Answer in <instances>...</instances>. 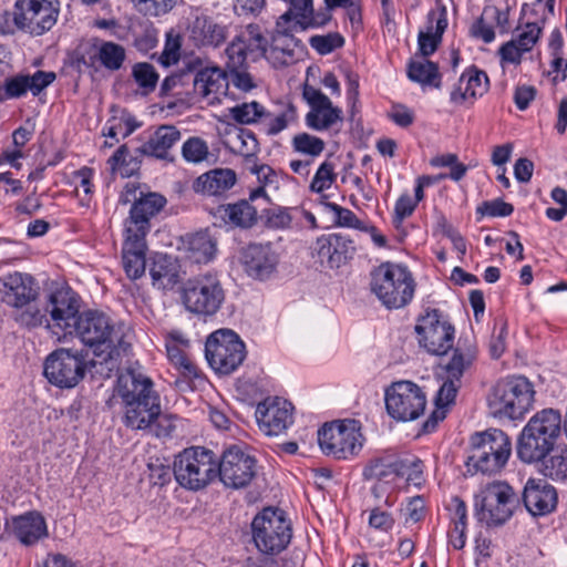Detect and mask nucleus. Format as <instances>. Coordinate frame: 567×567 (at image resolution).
<instances>
[{
  "label": "nucleus",
  "instance_id": "nucleus-1",
  "mask_svg": "<svg viewBox=\"0 0 567 567\" xmlns=\"http://www.w3.org/2000/svg\"><path fill=\"white\" fill-rule=\"evenodd\" d=\"M116 393L123 405V422L133 430L151 427L161 416V399L151 378L127 369L117 378Z\"/></svg>",
  "mask_w": 567,
  "mask_h": 567
},
{
  "label": "nucleus",
  "instance_id": "nucleus-2",
  "mask_svg": "<svg viewBox=\"0 0 567 567\" xmlns=\"http://www.w3.org/2000/svg\"><path fill=\"white\" fill-rule=\"evenodd\" d=\"M561 434V415L547 408L534 414L523 427L516 446L518 458L526 464H538L554 451Z\"/></svg>",
  "mask_w": 567,
  "mask_h": 567
},
{
  "label": "nucleus",
  "instance_id": "nucleus-3",
  "mask_svg": "<svg viewBox=\"0 0 567 567\" xmlns=\"http://www.w3.org/2000/svg\"><path fill=\"white\" fill-rule=\"evenodd\" d=\"M74 323L72 333L74 332L85 346L93 348L96 355L106 353L105 361L117 359L130 348L122 327H115L102 312L84 311Z\"/></svg>",
  "mask_w": 567,
  "mask_h": 567
},
{
  "label": "nucleus",
  "instance_id": "nucleus-4",
  "mask_svg": "<svg viewBox=\"0 0 567 567\" xmlns=\"http://www.w3.org/2000/svg\"><path fill=\"white\" fill-rule=\"evenodd\" d=\"M274 49L275 39L271 31L259 23H248L228 43L224 55L229 58L234 69L246 66L248 62L256 63L261 59L268 61L276 69L288 66L287 61L280 54L276 58L277 61L272 60Z\"/></svg>",
  "mask_w": 567,
  "mask_h": 567
},
{
  "label": "nucleus",
  "instance_id": "nucleus-5",
  "mask_svg": "<svg viewBox=\"0 0 567 567\" xmlns=\"http://www.w3.org/2000/svg\"><path fill=\"white\" fill-rule=\"evenodd\" d=\"M370 289L388 309H399L411 302L415 282L408 267L385 261L370 272Z\"/></svg>",
  "mask_w": 567,
  "mask_h": 567
},
{
  "label": "nucleus",
  "instance_id": "nucleus-6",
  "mask_svg": "<svg viewBox=\"0 0 567 567\" xmlns=\"http://www.w3.org/2000/svg\"><path fill=\"white\" fill-rule=\"evenodd\" d=\"M173 474L185 489L200 491L217 477V460L213 451L200 446L185 449L175 456Z\"/></svg>",
  "mask_w": 567,
  "mask_h": 567
},
{
  "label": "nucleus",
  "instance_id": "nucleus-7",
  "mask_svg": "<svg viewBox=\"0 0 567 567\" xmlns=\"http://www.w3.org/2000/svg\"><path fill=\"white\" fill-rule=\"evenodd\" d=\"M361 424L357 420H337L318 430V443L322 453L336 460H352L364 444Z\"/></svg>",
  "mask_w": 567,
  "mask_h": 567
},
{
  "label": "nucleus",
  "instance_id": "nucleus-8",
  "mask_svg": "<svg viewBox=\"0 0 567 567\" xmlns=\"http://www.w3.org/2000/svg\"><path fill=\"white\" fill-rule=\"evenodd\" d=\"M533 384L525 377H514L498 381L488 395V406L495 415L517 420L532 408Z\"/></svg>",
  "mask_w": 567,
  "mask_h": 567
},
{
  "label": "nucleus",
  "instance_id": "nucleus-9",
  "mask_svg": "<svg viewBox=\"0 0 567 567\" xmlns=\"http://www.w3.org/2000/svg\"><path fill=\"white\" fill-rule=\"evenodd\" d=\"M519 504L513 487L506 482L496 481L487 484L475 496V516L487 527L505 524Z\"/></svg>",
  "mask_w": 567,
  "mask_h": 567
},
{
  "label": "nucleus",
  "instance_id": "nucleus-10",
  "mask_svg": "<svg viewBox=\"0 0 567 567\" xmlns=\"http://www.w3.org/2000/svg\"><path fill=\"white\" fill-rule=\"evenodd\" d=\"M252 539L264 554L277 555L285 550L292 537L290 520L284 511L267 507L251 523Z\"/></svg>",
  "mask_w": 567,
  "mask_h": 567
},
{
  "label": "nucleus",
  "instance_id": "nucleus-11",
  "mask_svg": "<svg viewBox=\"0 0 567 567\" xmlns=\"http://www.w3.org/2000/svg\"><path fill=\"white\" fill-rule=\"evenodd\" d=\"M225 290L217 274L206 272L188 279L183 288L185 308L193 313L214 316L225 301Z\"/></svg>",
  "mask_w": 567,
  "mask_h": 567
},
{
  "label": "nucleus",
  "instance_id": "nucleus-12",
  "mask_svg": "<svg viewBox=\"0 0 567 567\" xmlns=\"http://www.w3.org/2000/svg\"><path fill=\"white\" fill-rule=\"evenodd\" d=\"M205 357L215 372L227 375L244 362L246 347L236 332L220 329L208 336L205 342Z\"/></svg>",
  "mask_w": 567,
  "mask_h": 567
},
{
  "label": "nucleus",
  "instance_id": "nucleus-13",
  "mask_svg": "<svg viewBox=\"0 0 567 567\" xmlns=\"http://www.w3.org/2000/svg\"><path fill=\"white\" fill-rule=\"evenodd\" d=\"M58 0H16L12 12V24L18 30L31 35H42L51 30L59 17Z\"/></svg>",
  "mask_w": 567,
  "mask_h": 567
},
{
  "label": "nucleus",
  "instance_id": "nucleus-14",
  "mask_svg": "<svg viewBox=\"0 0 567 567\" xmlns=\"http://www.w3.org/2000/svg\"><path fill=\"white\" fill-rule=\"evenodd\" d=\"M388 414L398 421H413L424 413L426 395L421 386L412 381L393 382L385 390Z\"/></svg>",
  "mask_w": 567,
  "mask_h": 567
},
{
  "label": "nucleus",
  "instance_id": "nucleus-15",
  "mask_svg": "<svg viewBox=\"0 0 567 567\" xmlns=\"http://www.w3.org/2000/svg\"><path fill=\"white\" fill-rule=\"evenodd\" d=\"M86 360L82 351L58 349L44 362L48 381L61 389L74 388L85 375Z\"/></svg>",
  "mask_w": 567,
  "mask_h": 567
},
{
  "label": "nucleus",
  "instance_id": "nucleus-16",
  "mask_svg": "<svg viewBox=\"0 0 567 567\" xmlns=\"http://www.w3.org/2000/svg\"><path fill=\"white\" fill-rule=\"evenodd\" d=\"M256 475V460L239 446L227 449L217 461V476L226 487L244 488Z\"/></svg>",
  "mask_w": 567,
  "mask_h": 567
},
{
  "label": "nucleus",
  "instance_id": "nucleus-17",
  "mask_svg": "<svg viewBox=\"0 0 567 567\" xmlns=\"http://www.w3.org/2000/svg\"><path fill=\"white\" fill-rule=\"evenodd\" d=\"M415 332L419 336L420 344L429 353L443 355L453 348L454 327L441 319L439 310L427 311L421 317L415 326Z\"/></svg>",
  "mask_w": 567,
  "mask_h": 567
},
{
  "label": "nucleus",
  "instance_id": "nucleus-18",
  "mask_svg": "<svg viewBox=\"0 0 567 567\" xmlns=\"http://www.w3.org/2000/svg\"><path fill=\"white\" fill-rule=\"evenodd\" d=\"M310 27L303 24L299 19L291 16L290 12H284L280 14L275 24V29L271 34L275 39V49L271 54L272 60L277 61L278 54L285 58L288 65H291L299 61L303 53L302 42L295 37L296 32L305 31Z\"/></svg>",
  "mask_w": 567,
  "mask_h": 567
},
{
  "label": "nucleus",
  "instance_id": "nucleus-19",
  "mask_svg": "<svg viewBox=\"0 0 567 567\" xmlns=\"http://www.w3.org/2000/svg\"><path fill=\"white\" fill-rule=\"evenodd\" d=\"M404 465L402 458L394 454H380L367 461L362 477L364 481H373L371 488L375 497H380L379 492L383 488L394 489L399 487V481L402 480Z\"/></svg>",
  "mask_w": 567,
  "mask_h": 567
},
{
  "label": "nucleus",
  "instance_id": "nucleus-20",
  "mask_svg": "<svg viewBox=\"0 0 567 567\" xmlns=\"http://www.w3.org/2000/svg\"><path fill=\"white\" fill-rule=\"evenodd\" d=\"M261 199L265 204H268L269 198L262 186L254 189L249 199H241L233 204L218 205L213 215L216 220H220L224 225L248 229L251 228L258 219V206H254L251 203Z\"/></svg>",
  "mask_w": 567,
  "mask_h": 567
},
{
  "label": "nucleus",
  "instance_id": "nucleus-21",
  "mask_svg": "<svg viewBox=\"0 0 567 567\" xmlns=\"http://www.w3.org/2000/svg\"><path fill=\"white\" fill-rule=\"evenodd\" d=\"M280 255L272 243H250L240 252V262L248 277L267 280L276 271Z\"/></svg>",
  "mask_w": 567,
  "mask_h": 567
},
{
  "label": "nucleus",
  "instance_id": "nucleus-22",
  "mask_svg": "<svg viewBox=\"0 0 567 567\" xmlns=\"http://www.w3.org/2000/svg\"><path fill=\"white\" fill-rule=\"evenodd\" d=\"M293 406L278 396L267 398L258 403L256 420L259 430L268 436H278L293 423Z\"/></svg>",
  "mask_w": 567,
  "mask_h": 567
},
{
  "label": "nucleus",
  "instance_id": "nucleus-23",
  "mask_svg": "<svg viewBox=\"0 0 567 567\" xmlns=\"http://www.w3.org/2000/svg\"><path fill=\"white\" fill-rule=\"evenodd\" d=\"M166 205V198L158 193L140 192L138 200L132 204L130 216L125 223V234L146 237L151 229V218Z\"/></svg>",
  "mask_w": 567,
  "mask_h": 567
},
{
  "label": "nucleus",
  "instance_id": "nucleus-24",
  "mask_svg": "<svg viewBox=\"0 0 567 567\" xmlns=\"http://www.w3.org/2000/svg\"><path fill=\"white\" fill-rule=\"evenodd\" d=\"M37 296H41V288L30 274L14 271L0 277V298L9 308Z\"/></svg>",
  "mask_w": 567,
  "mask_h": 567
},
{
  "label": "nucleus",
  "instance_id": "nucleus-25",
  "mask_svg": "<svg viewBox=\"0 0 567 567\" xmlns=\"http://www.w3.org/2000/svg\"><path fill=\"white\" fill-rule=\"evenodd\" d=\"M315 251L321 264L334 269L340 268L353 257L355 246L348 235L328 234L317 239Z\"/></svg>",
  "mask_w": 567,
  "mask_h": 567
},
{
  "label": "nucleus",
  "instance_id": "nucleus-26",
  "mask_svg": "<svg viewBox=\"0 0 567 567\" xmlns=\"http://www.w3.org/2000/svg\"><path fill=\"white\" fill-rule=\"evenodd\" d=\"M56 75L52 71H37L32 75L17 74L7 78L3 85L0 86V102L19 99L31 92L32 95H39L45 87L54 82Z\"/></svg>",
  "mask_w": 567,
  "mask_h": 567
},
{
  "label": "nucleus",
  "instance_id": "nucleus-27",
  "mask_svg": "<svg viewBox=\"0 0 567 567\" xmlns=\"http://www.w3.org/2000/svg\"><path fill=\"white\" fill-rule=\"evenodd\" d=\"M522 501L533 516H545L555 511L558 495L546 480L529 478L524 486Z\"/></svg>",
  "mask_w": 567,
  "mask_h": 567
},
{
  "label": "nucleus",
  "instance_id": "nucleus-28",
  "mask_svg": "<svg viewBox=\"0 0 567 567\" xmlns=\"http://www.w3.org/2000/svg\"><path fill=\"white\" fill-rule=\"evenodd\" d=\"M50 317L55 326L62 328L66 333H72L74 321H78L79 312L78 300L71 290L58 289L50 293L48 298Z\"/></svg>",
  "mask_w": 567,
  "mask_h": 567
},
{
  "label": "nucleus",
  "instance_id": "nucleus-29",
  "mask_svg": "<svg viewBox=\"0 0 567 567\" xmlns=\"http://www.w3.org/2000/svg\"><path fill=\"white\" fill-rule=\"evenodd\" d=\"M9 526L12 534L25 546H32L49 535L47 522L37 511L13 516Z\"/></svg>",
  "mask_w": 567,
  "mask_h": 567
},
{
  "label": "nucleus",
  "instance_id": "nucleus-30",
  "mask_svg": "<svg viewBox=\"0 0 567 567\" xmlns=\"http://www.w3.org/2000/svg\"><path fill=\"white\" fill-rule=\"evenodd\" d=\"M181 136L179 130L174 125H161L150 138L137 148V152L142 155L172 163L175 157L171 153V150L181 140Z\"/></svg>",
  "mask_w": 567,
  "mask_h": 567
},
{
  "label": "nucleus",
  "instance_id": "nucleus-31",
  "mask_svg": "<svg viewBox=\"0 0 567 567\" xmlns=\"http://www.w3.org/2000/svg\"><path fill=\"white\" fill-rule=\"evenodd\" d=\"M477 358V347L470 338L461 337L453 350L451 359L441 365L440 375L462 382L464 373L473 365Z\"/></svg>",
  "mask_w": 567,
  "mask_h": 567
},
{
  "label": "nucleus",
  "instance_id": "nucleus-32",
  "mask_svg": "<svg viewBox=\"0 0 567 567\" xmlns=\"http://www.w3.org/2000/svg\"><path fill=\"white\" fill-rule=\"evenodd\" d=\"M542 30V25L537 22H527L516 39L507 41L499 48L502 61L519 64L523 54L529 52L538 41Z\"/></svg>",
  "mask_w": 567,
  "mask_h": 567
},
{
  "label": "nucleus",
  "instance_id": "nucleus-33",
  "mask_svg": "<svg viewBox=\"0 0 567 567\" xmlns=\"http://www.w3.org/2000/svg\"><path fill=\"white\" fill-rule=\"evenodd\" d=\"M122 264L126 276L136 280L145 274L146 269V241L145 237L125 234L122 247Z\"/></svg>",
  "mask_w": 567,
  "mask_h": 567
},
{
  "label": "nucleus",
  "instance_id": "nucleus-34",
  "mask_svg": "<svg viewBox=\"0 0 567 567\" xmlns=\"http://www.w3.org/2000/svg\"><path fill=\"white\" fill-rule=\"evenodd\" d=\"M227 38L228 27L217 23L207 16L197 17L190 27V39L198 48H218L226 42Z\"/></svg>",
  "mask_w": 567,
  "mask_h": 567
},
{
  "label": "nucleus",
  "instance_id": "nucleus-35",
  "mask_svg": "<svg viewBox=\"0 0 567 567\" xmlns=\"http://www.w3.org/2000/svg\"><path fill=\"white\" fill-rule=\"evenodd\" d=\"M237 177L233 169L215 168L199 175L193 182V190L203 196H220L236 184Z\"/></svg>",
  "mask_w": 567,
  "mask_h": 567
},
{
  "label": "nucleus",
  "instance_id": "nucleus-36",
  "mask_svg": "<svg viewBox=\"0 0 567 567\" xmlns=\"http://www.w3.org/2000/svg\"><path fill=\"white\" fill-rule=\"evenodd\" d=\"M48 313L47 301L42 302L41 296H37L12 308L11 318L20 328L32 330L49 326Z\"/></svg>",
  "mask_w": 567,
  "mask_h": 567
},
{
  "label": "nucleus",
  "instance_id": "nucleus-37",
  "mask_svg": "<svg viewBox=\"0 0 567 567\" xmlns=\"http://www.w3.org/2000/svg\"><path fill=\"white\" fill-rule=\"evenodd\" d=\"M442 384L435 396V410L431 413L427 420L422 425L424 433H431L435 430L437 424L446 416V408L452 405L455 401L456 394L462 385V382L440 375Z\"/></svg>",
  "mask_w": 567,
  "mask_h": 567
},
{
  "label": "nucleus",
  "instance_id": "nucleus-38",
  "mask_svg": "<svg viewBox=\"0 0 567 567\" xmlns=\"http://www.w3.org/2000/svg\"><path fill=\"white\" fill-rule=\"evenodd\" d=\"M471 450L484 451L487 454L508 461L512 452V444L508 435L498 429H491L482 433H475L471 437Z\"/></svg>",
  "mask_w": 567,
  "mask_h": 567
},
{
  "label": "nucleus",
  "instance_id": "nucleus-39",
  "mask_svg": "<svg viewBox=\"0 0 567 567\" xmlns=\"http://www.w3.org/2000/svg\"><path fill=\"white\" fill-rule=\"evenodd\" d=\"M227 89V76L218 66L206 68L198 71L194 79V90L203 97L212 96V101L218 100Z\"/></svg>",
  "mask_w": 567,
  "mask_h": 567
},
{
  "label": "nucleus",
  "instance_id": "nucleus-40",
  "mask_svg": "<svg viewBox=\"0 0 567 567\" xmlns=\"http://www.w3.org/2000/svg\"><path fill=\"white\" fill-rule=\"evenodd\" d=\"M342 122V110L333 106L331 101L310 109L306 115V125L318 132L327 131Z\"/></svg>",
  "mask_w": 567,
  "mask_h": 567
},
{
  "label": "nucleus",
  "instance_id": "nucleus-41",
  "mask_svg": "<svg viewBox=\"0 0 567 567\" xmlns=\"http://www.w3.org/2000/svg\"><path fill=\"white\" fill-rule=\"evenodd\" d=\"M188 257L197 264L212 261L217 252V240L205 229L188 238Z\"/></svg>",
  "mask_w": 567,
  "mask_h": 567
},
{
  "label": "nucleus",
  "instance_id": "nucleus-42",
  "mask_svg": "<svg viewBox=\"0 0 567 567\" xmlns=\"http://www.w3.org/2000/svg\"><path fill=\"white\" fill-rule=\"evenodd\" d=\"M229 117L241 125L261 124L270 112L259 102H243L228 109Z\"/></svg>",
  "mask_w": 567,
  "mask_h": 567
},
{
  "label": "nucleus",
  "instance_id": "nucleus-43",
  "mask_svg": "<svg viewBox=\"0 0 567 567\" xmlns=\"http://www.w3.org/2000/svg\"><path fill=\"white\" fill-rule=\"evenodd\" d=\"M408 76L411 81L423 86L430 85L436 89L441 86V73L437 64L423 56L420 60L410 61Z\"/></svg>",
  "mask_w": 567,
  "mask_h": 567
},
{
  "label": "nucleus",
  "instance_id": "nucleus-44",
  "mask_svg": "<svg viewBox=\"0 0 567 567\" xmlns=\"http://www.w3.org/2000/svg\"><path fill=\"white\" fill-rule=\"evenodd\" d=\"M434 17V12L429 14V20L432 22ZM447 27L446 20V11L445 8L442 9V13L440 18L436 20L435 31L433 32L434 27L431 24L427 27L426 32H420L417 38L419 51L423 58H426L433 54L439 44L442 41V35Z\"/></svg>",
  "mask_w": 567,
  "mask_h": 567
},
{
  "label": "nucleus",
  "instance_id": "nucleus-45",
  "mask_svg": "<svg viewBox=\"0 0 567 567\" xmlns=\"http://www.w3.org/2000/svg\"><path fill=\"white\" fill-rule=\"evenodd\" d=\"M287 12L310 28H321L328 24L327 13L315 11L312 0H288Z\"/></svg>",
  "mask_w": 567,
  "mask_h": 567
},
{
  "label": "nucleus",
  "instance_id": "nucleus-46",
  "mask_svg": "<svg viewBox=\"0 0 567 567\" xmlns=\"http://www.w3.org/2000/svg\"><path fill=\"white\" fill-rule=\"evenodd\" d=\"M96 60L109 71H118L126 59L124 47L111 41H103L96 50Z\"/></svg>",
  "mask_w": 567,
  "mask_h": 567
},
{
  "label": "nucleus",
  "instance_id": "nucleus-47",
  "mask_svg": "<svg viewBox=\"0 0 567 567\" xmlns=\"http://www.w3.org/2000/svg\"><path fill=\"white\" fill-rule=\"evenodd\" d=\"M540 472L554 481H564L567 477V449L556 450L540 460Z\"/></svg>",
  "mask_w": 567,
  "mask_h": 567
},
{
  "label": "nucleus",
  "instance_id": "nucleus-48",
  "mask_svg": "<svg viewBox=\"0 0 567 567\" xmlns=\"http://www.w3.org/2000/svg\"><path fill=\"white\" fill-rule=\"evenodd\" d=\"M506 463L507 461L502 458V453L494 456L480 450H471L466 461L468 471L473 467L475 472H482L483 474L496 473L502 470Z\"/></svg>",
  "mask_w": 567,
  "mask_h": 567
},
{
  "label": "nucleus",
  "instance_id": "nucleus-49",
  "mask_svg": "<svg viewBox=\"0 0 567 567\" xmlns=\"http://www.w3.org/2000/svg\"><path fill=\"white\" fill-rule=\"evenodd\" d=\"M229 148L246 158H251L258 154L259 143L254 132L247 128H238L229 140Z\"/></svg>",
  "mask_w": 567,
  "mask_h": 567
},
{
  "label": "nucleus",
  "instance_id": "nucleus-50",
  "mask_svg": "<svg viewBox=\"0 0 567 567\" xmlns=\"http://www.w3.org/2000/svg\"><path fill=\"white\" fill-rule=\"evenodd\" d=\"M132 76L143 95L153 93L159 80V74L148 62L135 63L132 68Z\"/></svg>",
  "mask_w": 567,
  "mask_h": 567
},
{
  "label": "nucleus",
  "instance_id": "nucleus-51",
  "mask_svg": "<svg viewBox=\"0 0 567 567\" xmlns=\"http://www.w3.org/2000/svg\"><path fill=\"white\" fill-rule=\"evenodd\" d=\"M94 169L87 166H83L80 169L72 173V179L75 184V190L79 196V203L82 207L89 208L92 195L94 193Z\"/></svg>",
  "mask_w": 567,
  "mask_h": 567
},
{
  "label": "nucleus",
  "instance_id": "nucleus-52",
  "mask_svg": "<svg viewBox=\"0 0 567 567\" xmlns=\"http://www.w3.org/2000/svg\"><path fill=\"white\" fill-rule=\"evenodd\" d=\"M182 157L189 164H202L208 162L212 154L208 144L199 136L188 137L182 145Z\"/></svg>",
  "mask_w": 567,
  "mask_h": 567
},
{
  "label": "nucleus",
  "instance_id": "nucleus-53",
  "mask_svg": "<svg viewBox=\"0 0 567 567\" xmlns=\"http://www.w3.org/2000/svg\"><path fill=\"white\" fill-rule=\"evenodd\" d=\"M167 358L172 364L179 370V372L188 379H195L199 377L198 367L188 358L186 349L184 347H177L172 344H165Z\"/></svg>",
  "mask_w": 567,
  "mask_h": 567
},
{
  "label": "nucleus",
  "instance_id": "nucleus-54",
  "mask_svg": "<svg viewBox=\"0 0 567 567\" xmlns=\"http://www.w3.org/2000/svg\"><path fill=\"white\" fill-rule=\"evenodd\" d=\"M461 84H465L467 94L474 101L488 91L489 80L484 71L473 66L462 73Z\"/></svg>",
  "mask_w": 567,
  "mask_h": 567
},
{
  "label": "nucleus",
  "instance_id": "nucleus-55",
  "mask_svg": "<svg viewBox=\"0 0 567 567\" xmlns=\"http://www.w3.org/2000/svg\"><path fill=\"white\" fill-rule=\"evenodd\" d=\"M297 120V109L293 104L289 103L285 110L278 115L271 117V114L262 123L264 130L267 135L275 136L288 127L290 123Z\"/></svg>",
  "mask_w": 567,
  "mask_h": 567
},
{
  "label": "nucleus",
  "instance_id": "nucleus-56",
  "mask_svg": "<svg viewBox=\"0 0 567 567\" xmlns=\"http://www.w3.org/2000/svg\"><path fill=\"white\" fill-rule=\"evenodd\" d=\"M150 275L154 285L164 286V279H167L168 282H171L176 275L172 258L167 255H156L152 262Z\"/></svg>",
  "mask_w": 567,
  "mask_h": 567
},
{
  "label": "nucleus",
  "instance_id": "nucleus-57",
  "mask_svg": "<svg viewBox=\"0 0 567 567\" xmlns=\"http://www.w3.org/2000/svg\"><path fill=\"white\" fill-rule=\"evenodd\" d=\"M262 212L265 213L266 223L269 227L285 229L291 226L292 220L297 218L299 209L296 207H274L269 209L262 208Z\"/></svg>",
  "mask_w": 567,
  "mask_h": 567
},
{
  "label": "nucleus",
  "instance_id": "nucleus-58",
  "mask_svg": "<svg viewBox=\"0 0 567 567\" xmlns=\"http://www.w3.org/2000/svg\"><path fill=\"white\" fill-rule=\"evenodd\" d=\"M132 2L145 17H162L171 12L179 0H132Z\"/></svg>",
  "mask_w": 567,
  "mask_h": 567
},
{
  "label": "nucleus",
  "instance_id": "nucleus-59",
  "mask_svg": "<svg viewBox=\"0 0 567 567\" xmlns=\"http://www.w3.org/2000/svg\"><path fill=\"white\" fill-rule=\"evenodd\" d=\"M324 145L323 140L308 133H299L292 138L293 150L311 157L319 156L323 152Z\"/></svg>",
  "mask_w": 567,
  "mask_h": 567
},
{
  "label": "nucleus",
  "instance_id": "nucleus-60",
  "mask_svg": "<svg viewBox=\"0 0 567 567\" xmlns=\"http://www.w3.org/2000/svg\"><path fill=\"white\" fill-rule=\"evenodd\" d=\"M323 205L327 209L332 212L336 217V225L341 227H349L359 230H368L367 225L360 220L357 215L349 208H344L336 203L324 202Z\"/></svg>",
  "mask_w": 567,
  "mask_h": 567
},
{
  "label": "nucleus",
  "instance_id": "nucleus-61",
  "mask_svg": "<svg viewBox=\"0 0 567 567\" xmlns=\"http://www.w3.org/2000/svg\"><path fill=\"white\" fill-rule=\"evenodd\" d=\"M336 178L334 165L326 161L317 169L310 183V190L313 193H322L331 187Z\"/></svg>",
  "mask_w": 567,
  "mask_h": 567
},
{
  "label": "nucleus",
  "instance_id": "nucleus-62",
  "mask_svg": "<svg viewBox=\"0 0 567 567\" xmlns=\"http://www.w3.org/2000/svg\"><path fill=\"white\" fill-rule=\"evenodd\" d=\"M309 43L319 54L326 55L343 47L344 39L338 32H330L323 35H312Z\"/></svg>",
  "mask_w": 567,
  "mask_h": 567
},
{
  "label": "nucleus",
  "instance_id": "nucleus-63",
  "mask_svg": "<svg viewBox=\"0 0 567 567\" xmlns=\"http://www.w3.org/2000/svg\"><path fill=\"white\" fill-rule=\"evenodd\" d=\"M225 69L229 72L231 82L238 90L249 92L257 86L251 74L247 72V65L234 69L229 58H225Z\"/></svg>",
  "mask_w": 567,
  "mask_h": 567
},
{
  "label": "nucleus",
  "instance_id": "nucleus-64",
  "mask_svg": "<svg viewBox=\"0 0 567 567\" xmlns=\"http://www.w3.org/2000/svg\"><path fill=\"white\" fill-rule=\"evenodd\" d=\"M148 467V480L151 484L163 487L171 483L173 470L169 465L164 464L159 458L151 461L147 464Z\"/></svg>",
  "mask_w": 567,
  "mask_h": 567
}]
</instances>
